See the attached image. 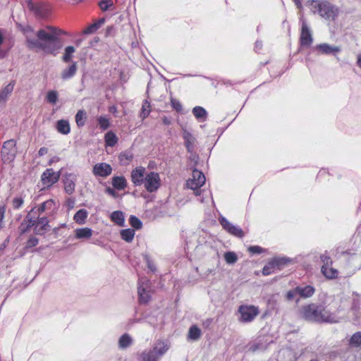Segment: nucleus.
Segmentation results:
<instances>
[{"mask_svg": "<svg viewBox=\"0 0 361 361\" xmlns=\"http://www.w3.org/2000/svg\"><path fill=\"white\" fill-rule=\"evenodd\" d=\"M320 259L323 263V265H325L326 264H327L328 265H332L333 264V262L331 259V258L326 255H322Z\"/></svg>", "mask_w": 361, "mask_h": 361, "instance_id": "nucleus-59", "label": "nucleus"}, {"mask_svg": "<svg viewBox=\"0 0 361 361\" xmlns=\"http://www.w3.org/2000/svg\"><path fill=\"white\" fill-rule=\"evenodd\" d=\"M29 9L33 12L37 18H45L49 13V6L44 2L28 3Z\"/></svg>", "mask_w": 361, "mask_h": 361, "instance_id": "nucleus-9", "label": "nucleus"}, {"mask_svg": "<svg viewBox=\"0 0 361 361\" xmlns=\"http://www.w3.org/2000/svg\"><path fill=\"white\" fill-rule=\"evenodd\" d=\"M298 295V292L296 291V287H295L294 288L288 290L286 294V298L288 300H294L296 296Z\"/></svg>", "mask_w": 361, "mask_h": 361, "instance_id": "nucleus-56", "label": "nucleus"}, {"mask_svg": "<svg viewBox=\"0 0 361 361\" xmlns=\"http://www.w3.org/2000/svg\"><path fill=\"white\" fill-rule=\"evenodd\" d=\"M169 346L163 341L157 342L153 348L154 352L158 354L160 357H162L169 350Z\"/></svg>", "mask_w": 361, "mask_h": 361, "instance_id": "nucleus-31", "label": "nucleus"}, {"mask_svg": "<svg viewBox=\"0 0 361 361\" xmlns=\"http://www.w3.org/2000/svg\"><path fill=\"white\" fill-rule=\"evenodd\" d=\"M322 274L328 279H334L338 277V271L336 269L332 267V265H322L321 268Z\"/></svg>", "mask_w": 361, "mask_h": 361, "instance_id": "nucleus-23", "label": "nucleus"}, {"mask_svg": "<svg viewBox=\"0 0 361 361\" xmlns=\"http://www.w3.org/2000/svg\"><path fill=\"white\" fill-rule=\"evenodd\" d=\"M219 221L223 228L231 235L240 238L245 236V233L242 228L238 226L231 224L226 217L220 216Z\"/></svg>", "mask_w": 361, "mask_h": 361, "instance_id": "nucleus-8", "label": "nucleus"}, {"mask_svg": "<svg viewBox=\"0 0 361 361\" xmlns=\"http://www.w3.org/2000/svg\"><path fill=\"white\" fill-rule=\"evenodd\" d=\"M112 167L106 162L97 163L92 168V173L95 176L106 178L112 173Z\"/></svg>", "mask_w": 361, "mask_h": 361, "instance_id": "nucleus-12", "label": "nucleus"}, {"mask_svg": "<svg viewBox=\"0 0 361 361\" xmlns=\"http://www.w3.org/2000/svg\"><path fill=\"white\" fill-rule=\"evenodd\" d=\"M317 49L323 54H332L336 56L341 51V48L337 46H331L326 43L319 44L317 46Z\"/></svg>", "mask_w": 361, "mask_h": 361, "instance_id": "nucleus-18", "label": "nucleus"}, {"mask_svg": "<svg viewBox=\"0 0 361 361\" xmlns=\"http://www.w3.org/2000/svg\"><path fill=\"white\" fill-rule=\"evenodd\" d=\"M6 212V205L0 204V230L3 228V220Z\"/></svg>", "mask_w": 361, "mask_h": 361, "instance_id": "nucleus-57", "label": "nucleus"}, {"mask_svg": "<svg viewBox=\"0 0 361 361\" xmlns=\"http://www.w3.org/2000/svg\"><path fill=\"white\" fill-rule=\"evenodd\" d=\"M130 226L135 229H140L142 226V221L135 216L131 215L129 218Z\"/></svg>", "mask_w": 361, "mask_h": 361, "instance_id": "nucleus-48", "label": "nucleus"}, {"mask_svg": "<svg viewBox=\"0 0 361 361\" xmlns=\"http://www.w3.org/2000/svg\"><path fill=\"white\" fill-rule=\"evenodd\" d=\"M183 138L187 152L192 154L195 150L196 138L186 129H183Z\"/></svg>", "mask_w": 361, "mask_h": 361, "instance_id": "nucleus-17", "label": "nucleus"}, {"mask_svg": "<svg viewBox=\"0 0 361 361\" xmlns=\"http://www.w3.org/2000/svg\"><path fill=\"white\" fill-rule=\"evenodd\" d=\"M145 169L144 167L140 166L136 167L131 172V181L134 184L135 186H140L143 184L145 177Z\"/></svg>", "mask_w": 361, "mask_h": 361, "instance_id": "nucleus-16", "label": "nucleus"}, {"mask_svg": "<svg viewBox=\"0 0 361 361\" xmlns=\"http://www.w3.org/2000/svg\"><path fill=\"white\" fill-rule=\"evenodd\" d=\"M47 102L51 104H56L58 100V92L55 90H50L46 96Z\"/></svg>", "mask_w": 361, "mask_h": 361, "instance_id": "nucleus-46", "label": "nucleus"}, {"mask_svg": "<svg viewBox=\"0 0 361 361\" xmlns=\"http://www.w3.org/2000/svg\"><path fill=\"white\" fill-rule=\"evenodd\" d=\"M93 231L90 228L85 227L76 228L75 230V238L80 240H87L91 238Z\"/></svg>", "mask_w": 361, "mask_h": 361, "instance_id": "nucleus-25", "label": "nucleus"}, {"mask_svg": "<svg viewBox=\"0 0 361 361\" xmlns=\"http://www.w3.org/2000/svg\"><path fill=\"white\" fill-rule=\"evenodd\" d=\"M349 344H350V345H351L353 347H355V348L361 346V332L360 331L355 332V334H353L352 335V336L350 337V338L349 340Z\"/></svg>", "mask_w": 361, "mask_h": 361, "instance_id": "nucleus-40", "label": "nucleus"}, {"mask_svg": "<svg viewBox=\"0 0 361 361\" xmlns=\"http://www.w3.org/2000/svg\"><path fill=\"white\" fill-rule=\"evenodd\" d=\"M171 104L173 109L178 112H180L183 109L181 103L176 99H171Z\"/></svg>", "mask_w": 361, "mask_h": 361, "instance_id": "nucleus-55", "label": "nucleus"}, {"mask_svg": "<svg viewBox=\"0 0 361 361\" xmlns=\"http://www.w3.org/2000/svg\"><path fill=\"white\" fill-rule=\"evenodd\" d=\"M321 310L319 311V324L321 323H329L336 324L340 322V318L337 316L335 312H332L327 306L324 304H319Z\"/></svg>", "mask_w": 361, "mask_h": 361, "instance_id": "nucleus-7", "label": "nucleus"}, {"mask_svg": "<svg viewBox=\"0 0 361 361\" xmlns=\"http://www.w3.org/2000/svg\"><path fill=\"white\" fill-rule=\"evenodd\" d=\"M238 311L240 315L239 321L243 323L252 322L259 314L258 307L255 305H242L239 306Z\"/></svg>", "mask_w": 361, "mask_h": 361, "instance_id": "nucleus-5", "label": "nucleus"}, {"mask_svg": "<svg viewBox=\"0 0 361 361\" xmlns=\"http://www.w3.org/2000/svg\"><path fill=\"white\" fill-rule=\"evenodd\" d=\"M276 267L274 264H273L272 261L268 262L262 269V274L264 276L270 275L271 274L274 273L276 270Z\"/></svg>", "mask_w": 361, "mask_h": 361, "instance_id": "nucleus-47", "label": "nucleus"}, {"mask_svg": "<svg viewBox=\"0 0 361 361\" xmlns=\"http://www.w3.org/2000/svg\"><path fill=\"white\" fill-rule=\"evenodd\" d=\"M146 262H147L148 269H150L152 272H155L157 270L156 266L154 264V262L148 257H146Z\"/></svg>", "mask_w": 361, "mask_h": 361, "instance_id": "nucleus-60", "label": "nucleus"}, {"mask_svg": "<svg viewBox=\"0 0 361 361\" xmlns=\"http://www.w3.org/2000/svg\"><path fill=\"white\" fill-rule=\"evenodd\" d=\"M39 243V240L35 236H30L26 243V248H32L35 247Z\"/></svg>", "mask_w": 361, "mask_h": 361, "instance_id": "nucleus-54", "label": "nucleus"}, {"mask_svg": "<svg viewBox=\"0 0 361 361\" xmlns=\"http://www.w3.org/2000/svg\"><path fill=\"white\" fill-rule=\"evenodd\" d=\"M105 19L104 18L99 19L94 23L90 25L85 30L84 33L86 35L95 32L104 23Z\"/></svg>", "mask_w": 361, "mask_h": 361, "instance_id": "nucleus-32", "label": "nucleus"}, {"mask_svg": "<svg viewBox=\"0 0 361 361\" xmlns=\"http://www.w3.org/2000/svg\"><path fill=\"white\" fill-rule=\"evenodd\" d=\"M150 111V104L147 100H145L142 104L140 116L144 120L149 116Z\"/></svg>", "mask_w": 361, "mask_h": 361, "instance_id": "nucleus-44", "label": "nucleus"}, {"mask_svg": "<svg viewBox=\"0 0 361 361\" xmlns=\"http://www.w3.org/2000/svg\"><path fill=\"white\" fill-rule=\"evenodd\" d=\"M77 176L74 173H66L63 176V183L64 185V190L68 195H72L75 188V182Z\"/></svg>", "mask_w": 361, "mask_h": 361, "instance_id": "nucleus-15", "label": "nucleus"}, {"mask_svg": "<svg viewBox=\"0 0 361 361\" xmlns=\"http://www.w3.org/2000/svg\"><path fill=\"white\" fill-rule=\"evenodd\" d=\"M97 122L99 126L100 129L102 130H105L109 127V121L105 116H99L97 118Z\"/></svg>", "mask_w": 361, "mask_h": 361, "instance_id": "nucleus-50", "label": "nucleus"}, {"mask_svg": "<svg viewBox=\"0 0 361 361\" xmlns=\"http://www.w3.org/2000/svg\"><path fill=\"white\" fill-rule=\"evenodd\" d=\"M111 184L114 189L123 190L127 187V180L123 176H114L111 178Z\"/></svg>", "mask_w": 361, "mask_h": 361, "instance_id": "nucleus-21", "label": "nucleus"}, {"mask_svg": "<svg viewBox=\"0 0 361 361\" xmlns=\"http://www.w3.org/2000/svg\"><path fill=\"white\" fill-rule=\"evenodd\" d=\"M320 310L319 304L311 303L302 307L300 315L306 321L319 324V311Z\"/></svg>", "mask_w": 361, "mask_h": 361, "instance_id": "nucleus-4", "label": "nucleus"}, {"mask_svg": "<svg viewBox=\"0 0 361 361\" xmlns=\"http://www.w3.org/2000/svg\"><path fill=\"white\" fill-rule=\"evenodd\" d=\"M192 114L200 121H204L207 116V111L202 106H197L192 109Z\"/></svg>", "mask_w": 361, "mask_h": 361, "instance_id": "nucleus-29", "label": "nucleus"}, {"mask_svg": "<svg viewBox=\"0 0 361 361\" xmlns=\"http://www.w3.org/2000/svg\"><path fill=\"white\" fill-rule=\"evenodd\" d=\"M114 5L113 0H101L99 6L102 11H106Z\"/></svg>", "mask_w": 361, "mask_h": 361, "instance_id": "nucleus-52", "label": "nucleus"}, {"mask_svg": "<svg viewBox=\"0 0 361 361\" xmlns=\"http://www.w3.org/2000/svg\"><path fill=\"white\" fill-rule=\"evenodd\" d=\"M146 288H137L139 301L140 303H147L150 300V295Z\"/></svg>", "mask_w": 361, "mask_h": 361, "instance_id": "nucleus-35", "label": "nucleus"}, {"mask_svg": "<svg viewBox=\"0 0 361 361\" xmlns=\"http://www.w3.org/2000/svg\"><path fill=\"white\" fill-rule=\"evenodd\" d=\"M300 42L302 47H309L313 42L311 30L305 20H302Z\"/></svg>", "mask_w": 361, "mask_h": 361, "instance_id": "nucleus-11", "label": "nucleus"}, {"mask_svg": "<svg viewBox=\"0 0 361 361\" xmlns=\"http://www.w3.org/2000/svg\"><path fill=\"white\" fill-rule=\"evenodd\" d=\"M186 185L188 188H190L194 191V194L196 196H200L201 195L202 190H200V188L203 185L197 184V182L195 180L190 179V180H187Z\"/></svg>", "mask_w": 361, "mask_h": 361, "instance_id": "nucleus-34", "label": "nucleus"}, {"mask_svg": "<svg viewBox=\"0 0 361 361\" xmlns=\"http://www.w3.org/2000/svg\"><path fill=\"white\" fill-rule=\"evenodd\" d=\"M17 148L16 141L15 140H9L4 142L1 151V157L4 164L12 162L16 156Z\"/></svg>", "mask_w": 361, "mask_h": 361, "instance_id": "nucleus-3", "label": "nucleus"}, {"mask_svg": "<svg viewBox=\"0 0 361 361\" xmlns=\"http://www.w3.org/2000/svg\"><path fill=\"white\" fill-rule=\"evenodd\" d=\"M61 172L54 171L53 169H47L41 176V180L44 185L49 188L58 182Z\"/></svg>", "mask_w": 361, "mask_h": 361, "instance_id": "nucleus-10", "label": "nucleus"}, {"mask_svg": "<svg viewBox=\"0 0 361 361\" xmlns=\"http://www.w3.org/2000/svg\"><path fill=\"white\" fill-rule=\"evenodd\" d=\"M86 119V112L84 110H79L75 115V122L77 126L79 128L84 126Z\"/></svg>", "mask_w": 361, "mask_h": 361, "instance_id": "nucleus-39", "label": "nucleus"}, {"mask_svg": "<svg viewBox=\"0 0 361 361\" xmlns=\"http://www.w3.org/2000/svg\"><path fill=\"white\" fill-rule=\"evenodd\" d=\"M78 70L77 63L74 62L66 68L63 70L61 77L63 80H68L73 78Z\"/></svg>", "mask_w": 361, "mask_h": 361, "instance_id": "nucleus-24", "label": "nucleus"}, {"mask_svg": "<svg viewBox=\"0 0 361 361\" xmlns=\"http://www.w3.org/2000/svg\"><path fill=\"white\" fill-rule=\"evenodd\" d=\"M111 220L118 225L119 226H123L125 223V217L123 212L114 211L111 214Z\"/></svg>", "mask_w": 361, "mask_h": 361, "instance_id": "nucleus-28", "label": "nucleus"}, {"mask_svg": "<svg viewBox=\"0 0 361 361\" xmlns=\"http://www.w3.org/2000/svg\"><path fill=\"white\" fill-rule=\"evenodd\" d=\"M35 209H32L20 224L19 231L21 234L27 232L32 227L35 228L37 221L35 219V215H33Z\"/></svg>", "mask_w": 361, "mask_h": 361, "instance_id": "nucleus-14", "label": "nucleus"}, {"mask_svg": "<svg viewBox=\"0 0 361 361\" xmlns=\"http://www.w3.org/2000/svg\"><path fill=\"white\" fill-rule=\"evenodd\" d=\"M143 184L147 192H154L157 191L160 187L159 173L154 171L146 173Z\"/></svg>", "mask_w": 361, "mask_h": 361, "instance_id": "nucleus-6", "label": "nucleus"}, {"mask_svg": "<svg viewBox=\"0 0 361 361\" xmlns=\"http://www.w3.org/2000/svg\"><path fill=\"white\" fill-rule=\"evenodd\" d=\"M262 42L257 40L255 42V51L258 52L259 51H260L262 49Z\"/></svg>", "mask_w": 361, "mask_h": 361, "instance_id": "nucleus-63", "label": "nucleus"}, {"mask_svg": "<svg viewBox=\"0 0 361 361\" xmlns=\"http://www.w3.org/2000/svg\"><path fill=\"white\" fill-rule=\"evenodd\" d=\"M224 259L228 264H234L238 260L237 255L233 252H226L224 254Z\"/></svg>", "mask_w": 361, "mask_h": 361, "instance_id": "nucleus-49", "label": "nucleus"}, {"mask_svg": "<svg viewBox=\"0 0 361 361\" xmlns=\"http://www.w3.org/2000/svg\"><path fill=\"white\" fill-rule=\"evenodd\" d=\"M105 143L107 146L114 147L118 142V138L114 133L109 131L104 136Z\"/></svg>", "mask_w": 361, "mask_h": 361, "instance_id": "nucleus-36", "label": "nucleus"}, {"mask_svg": "<svg viewBox=\"0 0 361 361\" xmlns=\"http://www.w3.org/2000/svg\"><path fill=\"white\" fill-rule=\"evenodd\" d=\"M132 341L131 337L128 334H124L119 338V348L122 349L126 348L132 344Z\"/></svg>", "mask_w": 361, "mask_h": 361, "instance_id": "nucleus-38", "label": "nucleus"}, {"mask_svg": "<svg viewBox=\"0 0 361 361\" xmlns=\"http://www.w3.org/2000/svg\"><path fill=\"white\" fill-rule=\"evenodd\" d=\"M202 332L200 328L196 325H192L188 331V339L192 341H197L201 336Z\"/></svg>", "mask_w": 361, "mask_h": 361, "instance_id": "nucleus-33", "label": "nucleus"}, {"mask_svg": "<svg viewBox=\"0 0 361 361\" xmlns=\"http://www.w3.org/2000/svg\"><path fill=\"white\" fill-rule=\"evenodd\" d=\"M192 179L195 180L199 185H204L206 180L203 173L197 169L192 171Z\"/></svg>", "mask_w": 361, "mask_h": 361, "instance_id": "nucleus-45", "label": "nucleus"}, {"mask_svg": "<svg viewBox=\"0 0 361 361\" xmlns=\"http://www.w3.org/2000/svg\"><path fill=\"white\" fill-rule=\"evenodd\" d=\"M48 152V149L45 147H41L38 151V155L42 157Z\"/></svg>", "mask_w": 361, "mask_h": 361, "instance_id": "nucleus-62", "label": "nucleus"}, {"mask_svg": "<svg viewBox=\"0 0 361 361\" xmlns=\"http://www.w3.org/2000/svg\"><path fill=\"white\" fill-rule=\"evenodd\" d=\"M75 51V49L73 46H68L66 47L65 49V53L63 56V61L64 62H69L71 61L72 57H73V54Z\"/></svg>", "mask_w": 361, "mask_h": 361, "instance_id": "nucleus-43", "label": "nucleus"}, {"mask_svg": "<svg viewBox=\"0 0 361 361\" xmlns=\"http://www.w3.org/2000/svg\"><path fill=\"white\" fill-rule=\"evenodd\" d=\"M23 202H24V200L22 197H16L13 198V200L12 201L13 207L15 209H18L22 207V205L23 204Z\"/></svg>", "mask_w": 361, "mask_h": 361, "instance_id": "nucleus-53", "label": "nucleus"}, {"mask_svg": "<svg viewBox=\"0 0 361 361\" xmlns=\"http://www.w3.org/2000/svg\"><path fill=\"white\" fill-rule=\"evenodd\" d=\"M133 154L130 152H123L120 154L118 159L123 165H127L133 159Z\"/></svg>", "mask_w": 361, "mask_h": 361, "instance_id": "nucleus-42", "label": "nucleus"}, {"mask_svg": "<svg viewBox=\"0 0 361 361\" xmlns=\"http://www.w3.org/2000/svg\"><path fill=\"white\" fill-rule=\"evenodd\" d=\"M250 253L252 255H259L266 252V250L258 245L250 246L247 248Z\"/></svg>", "mask_w": 361, "mask_h": 361, "instance_id": "nucleus-51", "label": "nucleus"}, {"mask_svg": "<svg viewBox=\"0 0 361 361\" xmlns=\"http://www.w3.org/2000/svg\"><path fill=\"white\" fill-rule=\"evenodd\" d=\"M149 283V281L146 277H141L138 280V287L137 288L142 287V288H147Z\"/></svg>", "mask_w": 361, "mask_h": 361, "instance_id": "nucleus-58", "label": "nucleus"}, {"mask_svg": "<svg viewBox=\"0 0 361 361\" xmlns=\"http://www.w3.org/2000/svg\"><path fill=\"white\" fill-rule=\"evenodd\" d=\"M56 128L62 135H68L71 132V127L68 121L61 119L56 122Z\"/></svg>", "mask_w": 361, "mask_h": 361, "instance_id": "nucleus-26", "label": "nucleus"}, {"mask_svg": "<svg viewBox=\"0 0 361 361\" xmlns=\"http://www.w3.org/2000/svg\"><path fill=\"white\" fill-rule=\"evenodd\" d=\"M277 270H281L282 267L286 265L290 259L286 257H275L271 259Z\"/></svg>", "mask_w": 361, "mask_h": 361, "instance_id": "nucleus-41", "label": "nucleus"}, {"mask_svg": "<svg viewBox=\"0 0 361 361\" xmlns=\"http://www.w3.org/2000/svg\"><path fill=\"white\" fill-rule=\"evenodd\" d=\"M54 204L55 203L53 200H47L42 202L38 208H33L35 209L33 215L41 216L45 211H52L54 209Z\"/></svg>", "mask_w": 361, "mask_h": 361, "instance_id": "nucleus-22", "label": "nucleus"}, {"mask_svg": "<svg viewBox=\"0 0 361 361\" xmlns=\"http://www.w3.org/2000/svg\"><path fill=\"white\" fill-rule=\"evenodd\" d=\"M20 28L25 38V45L30 50H40L56 56L62 47L60 38L62 31L55 27L47 26L37 31L30 25H20Z\"/></svg>", "mask_w": 361, "mask_h": 361, "instance_id": "nucleus-1", "label": "nucleus"}, {"mask_svg": "<svg viewBox=\"0 0 361 361\" xmlns=\"http://www.w3.org/2000/svg\"><path fill=\"white\" fill-rule=\"evenodd\" d=\"M160 358L158 354L154 352L153 348L149 352L144 351L140 355V361H158Z\"/></svg>", "mask_w": 361, "mask_h": 361, "instance_id": "nucleus-27", "label": "nucleus"}, {"mask_svg": "<svg viewBox=\"0 0 361 361\" xmlns=\"http://www.w3.org/2000/svg\"><path fill=\"white\" fill-rule=\"evenodd\" d=\"M121 238L128 242L130 243L134 238L135 231L132 228H127L121 231Z\"/></svg>", "mask_w": 361, "mask_h": 361, "instance_id": "nucleus-37", "label": "nucleus"}, {"mask_svg": "<svg viewBox=\"0 0 361 361\" xmlns=\"http://www.w3.org/2000/svg\"><path fill=\"white\" fill-rule=\"evenodd\" d=\"M88 212L85 209H79L74 215L73 219L78 224H83L87 218Z\"/></svg>", "mask_w": 361, "mask_h": 361, "instance_id": "nucleus-30", "label": "nucleus"}, {"mask_svg": "<svg viewBox=\"0 0 361 361\" xmlns=\"http://www.w3.org/2000/svg\"><path fill=\"white\" fill-rule=\"evenodd\" d=\"M296 291L298 292L300 298H308L314 294L315 288L311 285L297 286Z\"/></svg>", "mask_w": 361, "mask_h": 361, "instance_id": "nucleus-19", "label": "nucleus"}, {"mask_svg": "<svg viewBox=\"0 0 361 361\" xmlns=\"http://www.w3.org/2000/svg\"><path fill=\"white\" fill-rule=\"evenodd\" d=\"M35 223L34 232L37 235H44L50 228L49 219L46 216L35 215Z\"/></svg>", "mask_w": 361, "mask_h": 361, "instance_id": "nucleus-13", "label": "nucleus"}, {"mask_svg": "<svg viewBox=\"0 0 361 361\" xmlns=\"http://www.w3.org/2000/svg\"><path fill=\"white\" fill-rule=\"evenodd\" d=\"M311 5L319 15L325 20L334 21L338 16V8L328 1L312 0Z\"/></svg>", "mask_w": 361, "mask_h": 361, "instance_id": "nucleus-2", "label": "nucleus"}, {"mask_svg": "<svg viewBox=\"0 0 361 361\" xmlns=\"http://www.w3.org/2000/svg\"><path fill=\"white\" fill-rule=\"evenodd\" d=\"M115 190L116 189H114V187L113 188L107 187L105 189V192L107 193L108 195L112 196L113 197H117L118 194L115 191Z\"/></svg>", "mask_w": 361, "mask_h": 361, "instance_id": "nucleus-61", "label": "nucleus"}, {"mask_svg": "<svg viewBox=\"0 0 361 361\" xmlns=\"http://www.w3.org/2000/svg\"><path fill=\"white\" fill-rule=\"evenodd\" d=\"M6 55H7V51L2 49L1 47H0V58L4 59L6 56Z\"/></svg>", "mask_w": 361, "mask_h": 361, "instance_id": "nucleus-64", "label": "nucleus"}, {"mask_svg": "<svg viewBox=\"0 0 361 361\" xmlns=\"http://www.w3.org/2000/svg\"><path fill=\"white\" fill-rule=\"evenodd\" d=\"M15 81L10 82L4 89L0 91V104L4 105L13 91Z\"/></svg>", "mask_w": 361, "mask_h": 361, "instance_id": "nucleus-20", "label": "nucleus"}]
</instances>
